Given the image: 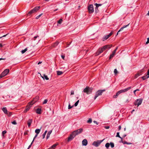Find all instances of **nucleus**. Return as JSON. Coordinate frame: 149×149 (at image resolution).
<instances>
[{
	"label": "nucleus",
	"instance_id": "50",
	"mask_svg": "<svg viewBox=\"0 0 149 149\" xmlns=\"http://www.w3.org/2000/svg\"><path fill=\"white\" fill-rule=\"evenodd\" d=\"M8 34H6V35H4L3 36H1L0 37H2V38H3V37H6V36H8Z\"/></svg>",
	"mask_w": 149,
	"mask_h": 149
},
{
	"label": "nucleus",
	"instance_id": "47",
	"mask_svg": "<svg viewBox=\"0 0 149 149\" xmlns=\"http://www.w3.org/2000/svg\"><path fill=\"white\" fill-rule=\"evenodd\" d=\"M147 40L146 43V44H147L149 43V38H147Z\"/></svg>",
	"mask_w": 149,
	"mask_h": 149
},
{
	"label": "nucleus",
	"instance_id": "41",
	"mask_svg": "<svg viewBox=\"0 0 149 149\" xmlns=\"http://www.w3.org/2000/svg\"><path fill=\"white\" fill-rule=\"evenodd\" d=\"M42 15V13H41V14H40V15H39L37 16L36 18V19H38Z\"/></svg>",
	"mask_w": 149,
	"mask_h": 149
},
{
	"label": "nucleus",
	"instance_id": "24",
	"mask_svg": "<svg viewBox=\"0 0 149 149\" xmlns=\"http://www.w3.org/2000/svg\"><path fill=\"white\" fill-rule=\"evenodd\" d=\"M41 109L40 108H38L36 110V112L38 114H40L41 113Z\"/></svg>",
	"mask_w": 149,
	"mask_h": 149
},
{
	"label": "nucleus",
	"instance_id": "63",
	"mask_svg": "<svg viewBox=\"0 0 149 149\" xmlns=\"http://www.w3.org/2000/svg\"><path fill=\"white\" fill-rule=\"evenodd\" d=\"M143 70H140V72H139V73H141V72H143Z\"/></svg>",
	"mask_w": 149,
	"mask_h": 149
},
{
	"label": "nucleus",
	"instance_id": "22",
	"mask_svg": "<svg viewBox=\"0 0 149 149\" xmlns=\"http://www.w3.org/2000/svg\"><path fill=\"white\" fill-rule=\"evenodd\" d=\"M40 8V6H36L33 9L34 11H35V12H37L38 10Z\"/></svg>",
	"mask_w": 149,
	"mask_h": 149
},
{
	"label": "nucleus",
	"instance_id": "16",
	"mask_svg": "<svg viewBox=\"0 0 149 149\" xmlns=\"http://www.w3.org/2000/svg\"><path fill=\"white\" fill-rule=\"evenodd\" d=\"M32 119H29L27 121V124H28V126L29 127H30L31 125V123H32Z\"/></svg>",
	"mask_w": 149,
	"mask_h": 149
},
{
	"label": "nucleus",
	"instance_id": "34",
	"mask_svg": "<svg viewBox=\"0 0 149 149\" xmlns=\"http://www.w3.org/2000/svg\"><path fill=\"white\" fill-rule=\"evenodd\" d=\"M114 73L115 75H116L118 73V71L116 69H115L114 70Z\"/></svg>",
	"mask_w": 149,
	"mask_h": 149
},
{
	"label": "nucleus",
	"instance_id": "15",
	"mask_svg": "<svg viewBox=\"0 0 149 149\" xmlns=\"http://www.w3.org/2000/svg\"><path fill=\"white\" fill-rule=\"evenodd\" d=\"M94 5L96 6V7L95 8V12L96 13H97V8L99 6H101L102 5V4H98L97 3H95L94 4Z\"/></svg>",
	"mask_w": 149,
	"mask_h": 149
},
{
	"label": "nucleus",
	"instance_id": "10",
	"mask_svg": "<svg viewBox=\"0 0 149 149\" xmlns=\"http://www.w3.org/2000/svg\"><path fill=\"white\" fill-rule=\"evenodd\" d=\"M83 131V129L82 128H80L77 130L74 131L73 132H74V134H76V136L79 134L81 133Z\"/></svg>",
	"mask_w": 149,
	"mask_h": 149
},
{
	"label": "nucleus",
	"instance_id": "51",
	"mask_svg": "<svg viewBox=\"0 0 149 149\" xmlns=\"http://www.w3.org/2000/svg\"><path fill=\"white\" fill-rule=\"evenodd\" d=\"M118 96L116 95H114L113 96V97L114 98H116Z\"/></svg>",
	"mask_w": 149,
	"mask_h": 149
},
{
	"label": "nucleus",
	"instance_id": "5",
	"mask_svg": "<svg viewBox=\"0 0 149 149\" xmlns=\"http://www.w3.org/2000/svg\"><path fill=\"white\" fill-rule=\"evenodd\" d=\"M33 101H31L30 102H29L28 105L26 107V108L24 111V113H26L30 109V108L31 107L32 104L31 103H33Z\"/></svg>",
	"mask_w": 149,
	"mask_h": 149
},
{
	"label": "nucleus",
	"instance_id": "23",
	"mask_svg": "<svg viewBox=\"0 0 149 149\" xmlns=\"http://www.w3.org/2000/svg\"><path fill=\"white\" fill-rule=\"evenodd\" d=\"M35 11H34L33 10V9L31 10L28 13L27 15L28 16H30L31 14L32 13H35Z\"/></svg>",
	"mask_w": 149,
	"mask_h": 149
},
{
	"label": "nucleus",
	"instance_id": "8",
	"mask_svg": "<svg viewBox=\"0 0 149 149\" xmlns=\"http://www.w3.org/2000/svg\"><path fill=\"white\" fill-rule=\"evenodd\" d=\"M142 102V99H137L136 101L134 102V104L135 105H137L138 106H139V105L141 104Z\"/></svg>",
	"mask_w": 149,
	"mask_h": 149
},
{
	"label": "nucleus",
	"instance_id": "59",
	"mask_svg": "<svg viewBox=\"0 0 149 149\" xmlns=\"http://www.w3.org/2000/svg\"><path fill=\"white\" fill-rule=\"evenodd\" d=\"M148 77H149V69L147 71V74Z\"/></svg>",
	"mask_w": 149,
	"mask_h": 149
},
{
	"label": "nucleus",
	"instance_id": "33",
	"mask_svg": "<svg viewBox=\"0 0 149 149\" xmlns=\"http://www.w3.org/2000/svg\"><path fill=\"white\" fill-rule=\"evenodd\" d=\"M109 146L110 144L109 143H107L105 145V147L107 148L109 147Z\"/></svg>",
	"mask_w": 149,
	"mask_h": 149
},
{
	"label": "nucleus",
	"instance_id": "58",
	"mask_svg": "<svg viewBox=\"0 0 149 149\" xmlns=\"http://www.w3.org/2000/svg\"><path fill=\"white\" fill-rule=\"evenodd\" d=\"M104 127L106 129H109V126H105Z\"/></svg>",
	"mask_w": 149,
	"mask_h": 149
},
{
	"label": "nucleus",
	"instance_id": "12",
	"mask_svg": "<svg viewBox=\"0 0 149 149\" xmlns=\"http://www.w3.org/2000/svg\"><path fill=\"white\" fill-rule=\"evenodd\" d=\"M118 47H117L116 49L113 52L112 54L110 56L109 58V59H111L114 56L115 54L116 51L118 49Z\"/></svg>",
	"mask_w": 149,
	"mask_h": 149
},
{
	"label": "nucleus",
	"instance_id": "18",
	"mask_svg": "<svg viewBox=\"0 0 149 149\" xmlns=\"http://www.w3.org/2000/svg\"><path fill=\"white\" fill-rule=\"evenodd\" d=\"M2 109L5 114H8V111L6 107L3 108Z\"/></svg>",
	"mask_w": 149,
	"mask_h": 149
},
{
	"label": "nucleus",
	"instance_id": "20",
	"mask_svg": "<svg viewBox=\"0 0 149 149\" xmlns=\"http://www.w3.org/2000/svg\"><path fill=\"white\" fill-rule=\"evenodd\" d=\"M38 99V97H36L35 98H34L33 100L32 101H33V103H31L32 104H34L35 102H36L37 100Z\"/></svg>",
	"mask_w": 149,
	"mask_h": 149
},
{
	"label": "nucleus",
	"instance_id": "53",
	"mask_svg": "<svg viewBox=\"0 0 149 149\" xmlns=\"http://www.w3.org/2000/svg\"><path fill=\"white\" fill-rule=\"evenodd\" d=\"M139 89H137L135 90H134V94H135V92H136V91H139Z\"/></svg>",
	"mask_w": 149,
	"mask_h": 149
},
{
	"label": "nucleus",
	"instance_id": "40",
	"mask_svg": "<svg viewBox=\"0 0 149 149\" xmlns=\"http://www.w3.org/2000/svg\"><path fill=\"white\" fill-rule=\"evenodd\" d=\"M11 123L13 125H17V123L16 122L15 120H14L13 121L11 122Z\"/></svg>",
	"mask_w": 149,
	"mask_h": 149
},
{
	"label": "nucleus",
	"instance_id": "36",
	"mask_svg": "<svg viewBox=\"0 0 149 149\" xmlns=\"http://www.w3.org/2000/svg\"><path fill=\"white\" fill-rule=\"evenodd\" d=\"M58 42H56L54 44H53V47H56V46H57L58 45Z\"/></svg>",
	"mask_w": 149,
	"mask_h": 149
},
{
	"label": "nucleus",
	"instance_id": "52",
	"mask_svg": "<svg viewBox=\"0 0 149 149\" xmlns=\"http://www.w3.org/2000/svg\"><path fill=\"white\" fill-rule=\"evenodd\" d=\"M93 122L94 123L96 124L97 125L98 124V123L95 120H94Z\"/></svg>",
	"mask_w": 149,
	"mask_h": 149
},
{
	"label": "nucleus",
	"instance_id": "48",
	"mask_svg": "<svg viewBox=\"0 0 149 149\" xmlns=\"http://www.w3.org/2000/svg\"><path fill=\"white\" fill-rule=\"evenodd\" d=\"M29 132V131L28 130L26 131L24 133V135H25L26 134H28V132Z\"/></svg>",
	"mask_w": 149,
	"mask_h": 149
},
{
	"label": "nucleus",
	"instance_id": "14",
	"mask_svg": "<svg viewBox=\"0 0 149 149\" xmlns=\"http://www.w3.org/2000/svg\"><path fill=\"white\" fill-rule=\"evenodd\" d=\"M88 143V141L86 139H84L82 141V145L83 146H86Z\"/></svg>",
	"mask_w": 149,
	"mask_h": 149
},
{
	"label": "nucleus",
	"instance_id": "56",
	"mask_svg": "<svg viewBox=\"0 0 149 149\" xmlns=\"http://www.w3.org/2000/svg\"><path fill=\"white\" fill-rule=\"evenodd\" d=\"M38 134H36V135L34 137L33 140H34L35 139L37 136Z\"/></svg>",
	"mask_w": 149,
	"mask_h": 149
},
{
	"label": "nucleus",
	"instance_id": "60",
	"mask_svg": "<svg viewBox=\"0 0 149 149\" xmlns=\"http://www.w3.org/2000/svg\"><path fill=\"white\" fill-rule=\"evenodd\" d=\"M108 38H104V39H102V40L103 41H104V40H107V39H108Z\"/></svg>",
	"mask_w": 149,
	"mask_h": 149
},
{
	"label": "nucleus",
	"instance_id": "46",
	"mask_svg": "<svg viewBox=\"0 0 149 149\" xmlns=\"http://www.w3.org/2000/svg\"><path fill=\"white\" fill-rule=\"evenodd\" d=\"M101 53H100V49H99L98 51H97V52L96 53V54H97V55H99Z\"/></svg>",
	"mask_w": 149,
	"mask_h": 149
},
{
	"label": "nucleus",
	"instance_id": "27",
	"mask_svg": "<svg viewBox=\"0 0 149 149\" xmlns=\"http://www.w3.org/2000/svg\"><path fill=\"white\" fill-rule=\"evenodd\" d=\"M141 74L140 73H139V72H138L137 74H136L135 76V78H137L138 77L140 76V75H141Z\"/></svg>",
	"mask_w": 149,
	"mask_h": 149
},
{
	"label": "nucleus",
	"instance_id": "21",
	"mask_svg": "<svg viewBox=\"0 0 149 149\" xmlns=\"http://www.w3.org/2000/svg\"><path fill=\"white\" fill-rule=\"evenodd\" d=\"M58 145V143H56V144H55L53 145L52 146H51V147H50V148L51 149H54L56 147V146Z\"/></svg>",
	"mask_w": 149,
	"mask_h": 149
},
{
	"label": "nucleus",
	"instance_id": "32",
	"mask_svg": "<svg viewBox=\"0 0 149 149\" xmlns=\"http://www.w3.org/2000/svg\"><path fill=\"white\" fill-rule=\"evenodd\" d=\"M27 50V48H25L24 50H22L21 52L22 54H24V53Z\"/></svg>",
	"mask_w": 149,
	"mask_h": 149
},
{
	"label": "nucleus",
	"instance_id": "1",
	"mask_svg": "<svg viewBox=\"0 0 149 149\" xmlns=\"http://www.w3.org/2000/svg\"><path fill=\"white\" fill-rule=\"evenodd\" d=\"M92 90V88L87 86L84 89L83 91L84 93H86L87 94H88L91 93Z\"/></svg>",
	"mask_w": 149,
	"mask_h": 149
},
{
	"label": "nucleus",
	"instance_id": "37",
	"mask_svg": "<svg viewBox=\"0 0 149 149\" xmlns=\"http://www.w3.org/2000/svg\"><path fill=\"white\" fill-rule=\"evenodd\" d=\"M92 122V119L91 118H89L88 120L87 121L88 123H91Z\"/></svg>",
	"mask_w": 149,
	"mask_h": 149
},
{
	"label": "nucleus",
	"instance_id": "25",
	"mask_svg": "<svg viewBox=\"0 0 149 149\" xmlns=\"http://www.w3.org/2000/svg\"><path fill=\"white\" fill-rule=\"evenodd\" d=\"M41 128H42V127H40V129H36L35 130V132L36 133V134H38L40 133Z\"/></svg>",
	"mask_w": 149,
	"mask_h": 149
},
{
	"label": "nucleus",
	"instance_id": "30",
	"mask_svg": "<svg viewBox=\"0 0 149 149\" xmlns=\"http://www.w3.org/2000/svg\"><path fill=\"white\" fill-rule=\"evenodd\" d=\"M57 73L58 75H60L63 73V72L60 71H57Z\"/></svg>",
	"mask_w": 149,
	"mask_h": 149
},
{
	"label": "nucleus",
	"instance_id": "42",
	"mask_svg": "<svg viewBox=\"0 0 149 149\" xmlns=\"http://www.w3.org/2000/svg\"><path fill=\"white\" fill-rule=\"evenodd\" d=\"M123 144H126L129 145V144H131L132 143H128V142H127L126 141H125L124 142V143H123Z\"/></svg>",
	"mask_w": 149,
	"mask_h": 149
},
{
	"label": "nucleus",
	"instance_id": "35",
	"mask_svg": "<svg viewBox=\"0 0 149 149\" xmlns=\"http://www.w3.org/2000/svg\"><path fill=\"white\" fill-rule=\"evenodd\" d=\"M111 145V146L112 148H113L114 147V145L113 143L112 142H111L110 143Z\"/></svg>",
	"mask_w": 149,
	"mask_h": 149
},
{
	"label": "nucleus",
	"instance_id": "54",
	"mask_svg": "<svg viewBox=\"0 0 149 149\" xmlns=\"http://www.w3.org/2000/svg\"><path fill=\"white\" fill-rule=\"evenodd\" d=\"M121 139V140L119 141L120 143L122 142L123 143H124V142L122 140V138L121 137V138H120Z\"/></svg>",
	"mask_w": 149,
	"mask_h": 149
},
{
	"label": "nucleus",
	"instance_id": "61",
	"mask_svg": "<svg viewBox=\"0 0 149 149\" xmlns=\"http://www.w3.org/2000/svg\"><path fill=\"white\" fill-rule=\"evenodd\" d=\"M129 102V100L128 99H126L125 101V102Z\"/></svg>",
	"mask_w": 149,
	"mask_h": 149
},
{
	"label": "nucleus",
	"instance_id": "11",
	"mask_svg": "<svg viewBox=\"0 0 149 149\" xmlns=\"http://www.w3.org/2000/svg\"><path fill=\"white\" fill-rule=\"evenodd\" d=\"M105 91V90H99L96 93V94L98 96H100L102 95V93Z\"/></svg>",
	"mask_w": 149,
	"mask_h": 149
},
{
	"label": "nucleus",
	"instance_id": "29",
	"mask_svg": "<svg viewBox=\"0 0 149 149\" xmlns=\"http://www.w3.org/2000/svg\"><path fill=\"white\" fill-rule=\"evenodd\" d=\"M112 34V32L110 33L108 35H106L104 37H109L110 36H111Z\"/></svg>",
	"mask_w": 149,
	"mask_h": 149
},
{
	"label": "nucleus",
	"instance_id": "31",
	"mask_svg": "<svg viewBox=\"0 0 149 149\" xmlns=\"http://www.w3.org/2000/svg\"><path fill=\"white\" fill-rule=\"evenodd\" d=\"M47 132V130H46L45 131V132L43 134V135H42V137H43L42 139H44L45 138V135H46Z\"/></svg>",
	"mask_w": 149,
	"mask_h": 149
},
{
	"label": "nucleus",
	"instance_id": "26",
	"mask_svg": "<svg viewBox=\"0 0 149 149\" xmlns=\"http://www.w3.org/2000/svg\"><path fill=\"white\" fill-rule=\"evenodd\" d=\"M149 77L147 75H146V76H143L141 77L143 79V80H144L146 79H147Z\"/></svg>",
	"mask_w": 149,
	"mask_h": 149
},
{
	"label": "nucleus",
	"instance_id": "49",
	"mask_svg": "<svg viewBox=\"0 0 149 149\" xmlns=\"http://www.w3.org/2000/svg\"><path fill=\"white\" fill-rule=\"evenodd\" d=\"M12 113L11 112H9V113L7 114H8V115L9 116H10L11 115H12Z\"/></svg>",
	"mask_w": 149,
	"mask_h": 149
},
{
	"label": "nucleus",
	"instance_id": "62",
	"mask_svg": "<svg viewBox=\"0 0 149 149\" xmlns=\"http://www.w3.org/2000/svg\"><path fill=\"white\" fill-rule=\"evenodd\" d=\"M121 127L120 125L118 127V130H120L121 129Z\"/></svg>",
	"mask_w": 149,
	"mask_h": 149
},
{
	"label": "nucleus",
	"instance_id": "13",
	"mask_svg": "<svg viewBox=\"0 0 149 149\" xmlns=\"http://www.w3.org/2000/svg\"><path fill=\"white\" fill-rule=\"evenodd\" d=\"M129 24H127L126 25H124V26H123V27H122L120 29L118 32L117 33V35L120 32V31H122L124 28H125L127 27V26H129Z\"/></svg>",
	"mask_w": 149,
	"mask_h": 149
},
{
	"label": "nucleus",
	"instance_id": "39",
	"mask_svg": "<svg viewBox=\"0 0 149 149\" xmlns=\"http://www.w3.org/2000/svg\"><path fill=\"white\" fill-rule=\"evenodd\" d=\"M116 136L119 137L120 138H121V137L119 135V132L117 133V135Z\"/></svg>",
	"mask_w": 149,
	"mask_h": 149
},
{
	"label": "nucleus",
	"instance_id": "57",
	"mask_svg": "<svg viewBox=\"0 0 149 149\" xmlns=\"http://www.w3.org/2000/svg\"><path fill=\"white\" fill-rule=\"evenodd\" d=\"M74 94V92L73 91H71V95H73Z\"/></svg>",
	"mask_w": 149,
	"mask_h": 149
},
{
	"label": "nucleus",
	"instance_id": "9",
	"mask_svg": "<svg viewBox=\"0 0 149 149\" xmlns=\"http://www.w3.org/2000/svg\"><path fill=\"white\" fill-rule=\"evenodd\" d=\"M88 10L90 13H92L94 12V10L93 5L91 4L89 6L88 8Z\"/></svg>",
	"mask_w": 149,
	"mask_h": 149
},
{
	"label": "nucleus",
	"instance_id": "19",
	"mask_svg": "<svg viewBox=\"0 0 149 149\" xmlns=\"http://www.w3.org/2000/svg\"><path fill=\"white\" fill-rule=\"evenodd\" d=\"M52 130H50L49 131L48 133H47V136H46V139H48L49 138V137L50 136L51 133H52Z\"/></svg>",
	"mask_w": 149,
	"mask_h": 149
},
{
	"label": "nucleus",
	"instance_id": "17",
	"mask_svg": "<svg viewBox=\"0 0 149 149\" xmlns=\"http://www.w3.org/2000/svg\"><path fill=\"white\" fill-rule=\"evenodd\" d=\"M39 74H40L41 77H42L43 78V79H45L46 80H49V78L47 76L45 75V74H44L43 75V76H42L41 75V74L39 73Z\"/></svg>",
	"mask_w": 149,
	"mask_h": 149
},
{
	"label": "nucleus",
	"instance_id": "6",
	"mask_svg": "<svg viewBox=\"0 0 149 149\" xmlns=\"http://www.w3.org/2000/svg\"><path fill=\"white\" fill-rule=\"evenodd\" d=\"M104 140V139H103L102 140H98L97 141H94L93 143V145L96 147H98Z\"/></svg>",
	"mask_w": 149,
	"mask_h": 149
},
{
	"label": "nucleus",
	"instance_id": "45",
	"mask_svg": "<svg viewBox=\"0 0 149 149\" xmlns=\"http://www.w3.org/2000/svg\"><path fill=\"white\" fill-rule=\"evenodd\" d=\"M73 105L72 106H71L70 104H69L68 105V109H71L73 107Z\"/></svg>",
	"mask_w": 149,
	"mask_h": 149
},
{
	"label": "nucleus",
	"instance_id": "43",
	"mask_svg": "<svg viewBox=\"0 0 149 149\" xmlns=\"http://www.w3.org/2000/svg\"><path fill=\"white\" fill-rule=\"evenodd\" d=\"M47 99H45L44 101V102H43V104H46L47 102Z\"/></svg>",
	"mask_w": 149,
	"mask_h": 149
},
{
	"label": "nucleus",
	"instance_id": "55",
	"mask_svg": "<svg viewBox=\"0 0 149 149\" xmlns=\"http://www.w3.org/2000/svg\"><path fill=\"white\" fill-rule=\"evenodd\" d=\"M98 96L95 94V96L94 98V99L95 100Z\"/></svg>",
	"mask_w": 149,
	"mask_h": 149
},
{
	"label": "nucleus",
	"instance_id": "4",
	"mask_svg": "<svg viewBox=\"0 0 149 149\" xmlns=\"http://www.w3.org/2000/svg\"><path fill=\"white\" fill-rule=\"evenodd\" d=\"M8 69H5L0 75V79L6 75L9 72Z\"/></svg>",
	"mask_w": 149,
	"mask_h": 149
},
{
	"label": "nucleus",
	"instance_id": "3",
	"mask_svg": "<svg viewBox=\"0 0 149 149\" xmlns=\"http://www.w3.org/2000/svg\"><path fill=\"white\" fill-rule=\"evenodd\" d=\"M132 88L131 86L128 87V88H125L124 89L121 90L119 91H118L116 93V95L118 96L119 95L120 93H124L126 92H127L130 89Z\"/></svg>",
	"mask_w": 149,
	"mask_h": 149
},
{
	"label": "nucleus",
	"instance_id": "38",
	"mask_svg": "<svg viewBox=\"0 0 149 149\" xmlns=\"http://www.w3.org/2000/svg\"><path fill=\"white\" fill-rule=\"evenodd\" d=\"M79 100H78V101H77L74 104V106H75V107H76L77 106L78 103H79Z\"/></svg>",
	"mask_w": 149,
	"mask_h": 149
},
{
	"label": "nucleus",
	"instance_id": "44",
	"mask_svg": "<svg viewBox=\"0 0 149 149\" xmlns=\"http://www.w3.org/2000/svg\"><path fill=\"white\" fill-rule=\"evenodd\" d=\"M6 133V130L3 131L2 132V134L3 136H4V134Z\"/></svg>",
	"mask_w": 149,
	"mask_h": 149
},
{
	"label": "nucleus",
	"instance_id": "7",
	"mask_svg": "<svg viewBox=\"0 0 149 149\" xmlns=\"http://www.w3.org/2000/svg\"><path fill=\"white\" fill-rule=\"evenodd\" d=\"M74 133H75L74 132H73L70 136L68 137V142L71 141L76 136V134H74Z\"/></svg>",
	"mask_w": 149,
	"mask_h": 149
},
{
	"label": "nucleus",
	"instance_id": "64",
	"mask_svg": "<svg viewBox=\"0 0 149 149\" xmlns=\"http://www.w3.org/2000/svg\"><path fill=\"white\" fill-rule=\"evenodd\" d=\"M31 145H30L29 146V147H28V148L27 149H29L30 148V147H31Z\"/></svg>",
	"mask_w": 149,
	"mask_h": 149
},
{
	"label": "nucleus",
	"instance_id": "2",
	"mask_svg": "<svg viewBox=\"0 0 149 149\" xmlns=\"http://www.w3.org/2000/svg\"><path fill=\"white\" fill-rule=\"evenodd\" d=\"M112 45H107L103 46L102 48L100 49V53H102L103 51L107 49H109L111 47Z\"/></svg>",
	"mask_w": 149,
	"mask_h": 149
},
{
	"label": "nucleus",
	"instance_id": "28",
	"mask_svg": "<svg viewBox=\"0 0 149 149\" xmlns=\"http://www.w3.org/2000/svg\"><path fill=\"white\" fill-rule=\"evenodd\" d=\"M62 21H63V20L62 19H60L59 20H58L57 22V23H58L57 25H58V24H61L62 23Z\"/></svg>",
	"mask_w": 149,
	"mask_h": 149
}]
</instances>
